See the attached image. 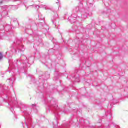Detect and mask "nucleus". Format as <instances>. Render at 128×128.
I'll use <instances>...</instances> for the list:
<instances>
[{"mask_svg":"<svg viewBox=\"0 0 128 128\" xmlns=\"http://www.w3.org/2000/svg\"><path fill=\"white\" fill-rule=\"evenodd\" d=\"M19 108H20V109H24V108H25V106H24V104L22 103H20V104H19Z\"/></svg>","mask_w":128,"mask_h":128,"instance_id":"5","label":"nucleus"},{"mask_svg":"<svg viewBox=\"0 0 128 128\" xmlns=\"http://www.w3.org/2000/svg\"><path fill=\"white\" fill-rule=\"evenodd\" d=\"M22 62L23 64H28V62L26 60L28 58H26V56H22Z\"/></svg>","mask_w":128,"mask_h":128,"instance_id":"3","label":"nucleus"},{"mask_svg":"<svg viewBox=\"0 0 128 128\" xmlns=\"http://www.w3.org/2000/svg\"><path fill=\"white\" fill-rule=\"evenodd\" d=\"M24 46H22V49H20L21 52H24Z\"/></svg>","mask_w":128,"mask_h":128,"instance_id":"11","label":"nucleus"},{"mask_svg":"<svg viewBox=\"0 0 128 128\" xmlns=\"http://www.w3.org/2000/svg\"><path fill=\"white\" fill-rule=\"evenodd\" d=\"M32 106L33 107V110H36V112H38V110L36 109V105L33 104L32 105Z\"/></svg>","mask_w":128,"mask_h":128,"instance_id":"6","label":"nucleus"},{"mask_svg":"<svg viewBox=\"0 0 128 128\" xmlns=\"http://www.w3.org/2000/svg\"><path fill=\"white\" fill-rule=\"evenodd\" d=\"M43 8H44V10H47V8H46V7L44 6V7H43Z\"/></svg>","mask_w":128,"mask_h":128,"instance_id":"13","label":"nucleus"},{"mask_svg":"<svg viewBox=\"0 0 128 128\" xmlns=\"http://www.w3.org/2000/svg\"><path fill=\"white\" fill-rule=\"evenodd\" d=\"M28 124H30V120H27V122H25V124L27 128H28Z\"/></svg>","mask_w":128,"mask_h":128,"instance_id":"8","label":"nucleus"},{"mask_svg":"<svg viewBox=\"0 0 128 128\" xmlns=\"http://www.w3.org/2000/svg\"><path fill=\"white\" fill-rule=\"evenodd\" d=\"M36 8L37 10H38V8H40V7L38 6H36Z\"/></svg>","mask_w":128,"mask_h":128,"instance_id":"12","label":"nucleus"},{"mask_svg":"<svg viewBox=\"0 0 128 128\" xmlns=\"http://www.w3.org/2000/svg\"><path fill=\"white\" fill-rule=\"evenodd\" d=\"M78 80H77V82H80V79H78Z\"/></svg>","mask_w":128,"mask_h":128,"instance_id":"16","label":"nucleus"},{"mask_svg":"<svg viewBox=\"0 0 128 128\" xmlns=\"http://www.w3.org/2000/svg\"><path fill=\"white\" fill-rule=\"evenodd\" d=\"M52 22H53V24H54V20H52Z\"/></svg>","mask_w":128,"mask_h":128,"instance_id":"18","label":"nucleus"},{"mask_svg":"<svg viewBox=\"0 0 128 128\" xmlns=\"http://www.w3.org/2000/svg\"><path fill=\"white\" fill-rule=\"evenodd\" d=\"M9 100V104H8V108H10V110L12 112H14V107L15 106H17L18 104V101H16V98H8Z\"/></svg>","mask_w":128,"mask_h":128,"instance_id":"1","label":"nucleus"},{"mask_svg":"<svg viewBox=\"0 0 128 128\" xmlns=\"http://www.w3.org/2000/svg\"><path fill=\"white\" fill-rule=\"evenodd\" d=\"M8 80H10V84H14V78H10V79H8Z\"/></svg>","mask_w":128,"mask_h":128,"instance_id":"7","label":"nucleus"},{"mask_svg":"<svg viewBox=\"0 0 128 128\" xmlns=\"http://www.w3.org/2000/svg\"><path fill=\"white\" fill-rule=\"evenodd\" d=\"M4 56H2V53H0V60H2Z\"/></svg>","mask_w":128,"mask_h":128,"instance_id":"10","label":"nucleus"},{"mask_svg":"<svg viewBox=\"0 0 128 128\" xmlns=\"http://www.w3.org/2000/svg\"><path fill=\"white\" fill-rule=\"evenodd\" d=\"M112 126H114L116 127V128H120V126L116 125L114 122H112Z\"/></svg>","mask_w":128,"mask_h":128,"instance_id":"9","label":"nucleus"},{"mask_svg":"<svg viewBox=\"0 0 128 128\" xmlns=\"http://www.w3.org/2000/svg\"><path fill=\"white\" fill-rule=\"evenodd\" d=\"M24 128H26V127L24 126Z\"/></svg>","mask_w":128,"mask_h":128,"instance_id":"19","label":"nucleus"},{"mask_svg":"<svg viewBox=\"0 0 128 128\" xmlns=\"http://www.w3.org/2000/svg\"><path fill=\"white\" fill-rule=\"evenodd\" d=\"M110 128V126H109V128Z\"/></svg>","mask_w":128,"mask_h":128,"instance_id":"20","label":"nucleus"},{"mask_svg":"<svg viewBox=\"0 0 128 128\" xmlns=\"http://www.w3.org/2000/svg\"><path fill=\"white\" fill-rule=\"evenodd\" d=\"M68 20L71 22L72 24H74V22H76V18H68Z\"/></svg>","mask_w":128,"mask_h":128,"instance_id":"4","label":"nucleus"},{"mask_svg":"<svg viewBox=\"0 0 128 128\" xmlns=\"http://www.w3.org/2000/svg\"><path fill=\"white\" fill-rule=\"evenodd\" d=\"M76 12H81L82 14V18H88V12H86V10L82 9V5H81V6L78 7L76 8Z\"/></svg>","mask_w":128,"mask_h":128,"instance_id":"2","label":"nucleus"},{"mask_svg":"<svg viewBox=\"0 0 128 128\" xmlns=\"http://www.w3.org/2000/svg\"><path fill=\"white\" fill-rule=\"evenodd\" d=\"M54 26H56V24H54Z\"/></svg>","mask_w":128,"mask_h":128,"instance_id":"21","label":"nucleus"},{"mask_svg":"<svg viewBox=\"0 0 128 128\" xmlns=\"http://www.w3.org/2000/svg\"><path fill=\"white\" fill-rule=\"evenodd\" d=\"M80 2V4H82V2H83L84 0H79Z\"/></svg>","mask_w":128,"mask_h":128,"instance_id":"14","label":"nucleus"},{"mask_svg":"<svg viewBox=\"0 0 128 128\" xmlns=\"http://www.w3.org/2000/svg\"><path fill=\"white\" fill-rule=\"evenodd\" d=\"M2 4V2H0V4Z\"/></svg>","mask_w":128,"mask_h":128,"instance_id":"17","label":"nucleus"},{"mask_svg":"<svg viewBox=\"0 0 128 128\" xmlns=\"http://www.w3.org/2000/svg\"><path fill=\"white\" fill-rule=\"evenodd\" d=\"M56 4H60V1L58 0V2H56Z\"/></svg>","mask_w":128,"mask_h":128,"instance_id":"15","label":"nucleus"}]
</instances>
